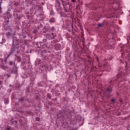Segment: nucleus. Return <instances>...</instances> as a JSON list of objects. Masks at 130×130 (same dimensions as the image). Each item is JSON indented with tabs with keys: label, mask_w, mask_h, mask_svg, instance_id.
Returning a JSON list of instances; mask_svg holds the SVG:
<instances>
[{
	"label": "nucleus",
	"mask_w": 130,
	"mask_h": 130,
	"mask_svg": "<svg viewBox=\"0 0 130 130\" xmlns=\"http://www.w3.org/2000/svg\"><path fill=\"white\" fill-rule=\"evenodd\" d=\"M9 35H10V34H9Z\"/></svg>",
	"instance_id": "20"
},
{
	"label": "nucleus",
	"mask_w": 130,
	"mask_h": 130,
	"mask_svg": "<svg viewBox=\"0 0 130 130\" xmlns=\"http://www.w3.org/2000/svg\"><path fill=\"white\" fill-rule=\"evenodd\" d=\"M11 72H12V73H14V74H17L18 73V70L17 69H15L14 71L11 70Z\"/></svg>",
	"instance_id": "7"
},
{
	"label": "nucleus",
	"mask_w": 130,
	"mask_h": 130,
	"mask_svg": "<svg viewBox=\"0 0 130 130\" xmlns=\"http://www.w3.org/2000/svg\"><path fill=\"white\" fill-rule=\"evenodd\" d=\"M71 2H72V3H76V0H71Z\"/></svg>",
	"instance_id": "13"
},
{
	"label": "nucleus",
	"mask_w": 130,
	"mask_h": 130,
	"mask_svg": "<svg viewBox=\"0 0 130 130\" xmlns=\"http://www.w3.org/2000/svg\"><path fill=\"white\" fill-rule=\"evenodd\" d=\"M47 35L49 39H54L55 36H56V34L52 32V29L48 30V31L47 32Z\"/></svg>",
	"instance_id": "1"
},
{
	"label": "nucleus",
	"mask_w": 130,
	"mask_h": 130,
	"mask_svg": "<svg viewBox=\"0 0 130 130\" xmlns=\"http://www.w3.org/2000/svg\"><path fill=\"white\" fill-rule=\"evenodd\" d=\"M49 22H50V23H54V18H51L49 20Z\"/></svg>",
	"instance_id": "6"
},
{
	"label": "nucleus",
	"mask_w": 130,
	"mask_h": 130,
	"mask_svg": "<svg viewBox=\"0 0 130 130\" xmlns=\"http://www.w3.org/2000/svg\"><path fill=\"white\" fill-rule=\"evenodd\" d=\"M3 84V82L2 81H0V85H2Z\"/></svg>",
	"instance_id": "15"
},
{
	"label": "nucleus",
	"mask_w": 130,
	"mask_h": 130,
	"mask_svg": "<svg viewBox=\"0 0 130 130\" xmlns=\"http://www.w3.org/2000/svg\"><path fill=\"white\" fill-rule=\"evenodd\" d=\"M36 119L37 121H39V120H40V118L37 117L36 118Z\"/></svg>",
	"instance_id": "11"
},
{
	"label": "nucleus",
	"mask_w": 130,
	"mask_h": 130,
	"mask_svg": "<svg viewBox=\"0 0 130 130\" xmlns=\"http://www.w3.org/2000/svg\"><path fill=\"white\" fill-rule=\"evenodd\" d=\"M11 53H16V52H18V47L13 45L11 47Z\"/></svg>",
	"instance_id": "3"
},
{
	"label": "nucleus",
	"mask_w": 130,
	"mask_h": 130,
	"mask_svg": "<svg viewBox=\"0 0 130 130\" xmlns=\"http://www.w3.org/2000/svg\"><path fill=\"white\" fill-rule=\"evenodd\" d=\"M2 69L3 70H5V71H8V67L7 66H2Z\"/></svg>",
	"instance_id": "5"
},
{
	"label": "nucleus",
	"mask_w": 130,
	"mask_h": 130,
	"mask_svg": "<svg viewBox=\"0 0 130 130\" xmlns=\"http://www.w3.org/2000/svg\"><path fill=\"white\" fill-rule=\"evenodd\" d=\"M98 27L99 28H101V27H103V23H99L98 24Z\"/></svg>",
	"instance_id": "9"
},
{
	"label": "nucleus",
	"mask_w": 130,
	"mask_h": 130,
	"mask_svg": "<svg viewBox=\"0 0 130 130\" xmlns=\"http://www.w3.org/2000/svg\"><path fill=\"white\" fill-rule=\"evenodd\" d=\"M111 101H112V102L113 103H114V102H115V101H114V99H112V100H111Z\"/></svg>",
	"instance_id": "12"
},
{
	"label": "nucleus",
	"mask_w": 130,
	"mask_h": 130,
	"mask_svg": "<svg viewBox=\"0 0 130 130\" xmlns=\"http://www.w3.org/2000/svg\"><path fill=\"white\" fill-rule=\"evenodd\" d=\"M50 15H53V14H52V12L50 13Z\"/></svg>",
	"instance_id": "17"
},
{
	"label": "nucleus",
	"mask_w": 130,
	"mask_h": 130,
	"mask_svg": "<svg viewBox=\"0 0 130 130\" xmlns=\"http://www.w3.org/2000/svg\"><path fill=\"white\" fill-rule=\"evenodd\" d=\"M110 93H111V89H110V88H108L107 90H106V91L104 93L105 95H106V96L109 95V94H110Z\"/></svg>",
	"instance_id": "4"
},
{
	"label": "nucleus",
	"mask_w": 130,
	"mask_h": 130,
	"mask_svg": "<svg viewBox=\"0 0 130 130\" xmlns=\"http://www.w3.org/2000/svg\"><path fill=\"white\" fill-rule=\"evenodd\" d=\"M117 77L119 79H122L123 78V77L121 76V74H119L117 76Z\"/></svg>",
	"instance_id": "8"
},
{
	"label": "nucleus",
	"mask_w": 130,
	"mask_h": 130,
	"mask_svg": "<svg viewBox=\"0 0 130 130\" xmlns=\"http://www.w3.org/2000/svg\"><path fill=\"white\" fill-rule=\"evenodd\" d=\"M4 103H9V100L8 99L4 100Z\"/></svg>",
	"instance_id": "10"
},
{
	"label": "nucleus",
	"mask_w": 130,
	"mask_h": 130,
	"mask_svg": "<svg viewBox=\"0 0 130 130\" xmlns=\"http://www.w3.org/2000/svg\"><path fill=\"white\" fill-rule=\"evenodd\" d=\"M10 66H12V64H13V62L10 61Z\"/></svg>",
	"instance_id": "14"
},
{
	"label": "nucleus",
	"mask_w": 130,
	"mask_h": 130,
	"mask_svg": "<svg viewBox=\"0 0 130 130\" xmlns=\"http://www.w3.org/2000/svg\"><path fill=\"white\" fill-rule=\"evenodd\" d=\"M1 4H2V2H1V3H0V8H1Z\"/></svg>",
	"instance_id": "19"
},
{
	"label": "nucleus",
	"mask_w": 130,
	"mask_h": 130,
	"mask_svg": "<svg viewBox=\"0 0 130 130\" xmlns=\"http://www.w3.org/2000/svg\"><path fill=\"white\" fill-rule=\"evenodd\" d=\"M19 101H23V99H20V100H19Z\"/></svg>",
	"instance_id": "16"
},
{
	"label": "nucleus",
	"mask_w": 130,
	"mask_h": 130,
	"mask_svg": "<svg viewBox=\"0 0 130 130\" xmlns=\"http://www.w3.org/2000/svg\"><path fill=\"white\" fill-rule=\"evenodd\" d=\"M108 4L110 5H117V7H118L120 3H119V0H108Z\"/></svg>",
	"instance_id": "2"
},
{
	"label": "nucleus",
	"mask_w": 130,
	"mask_h": 130,
	"mask_svg": "<svg viewBox=\"0 0 130 130\" xmlns=\"http://www.w3.org/2000/svg\"><path fill=\"white\" fill-rule=\"evenodd\" d=\"M15 123H17V121H14Z\"/></svg>",
	"instance_id": "18"
}]
</instances>
